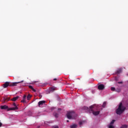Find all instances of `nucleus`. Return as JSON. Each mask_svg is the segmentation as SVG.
I'll return each mask as SVG.
<instances>
[{
  "label": "nucleus",
  "mask_w": 128,
  "mask_h": 128,
  "mask_svg": "<svg viewBox=\"0 0 128 128\" xmlns=\"http://www.w3.org/2000/svg\"><path fill=\"white\" fill-rule=\"evenodd\" d=\"M82 110H86V112H90V114H92L94 116H98L100 114V111L94 112V106H90V108L88 106H84L82 107Z\"/></svg>",
  "instance_id": "f257e3e1"
},
{
  "label": "nucleus",
  "mask_w": 128,
  "mask_h": 128,
  "mask_svg": "<svg viewBox=\"0 0 128 128\" xmlns=\"http://www.w3.org/2000/svg\"><path fill=\"white\" fill-rule=\"evenodd\" d=\"M126 108L122 105V102H120L119 104L118 108L116 110V114L120 115L126 110Z\"/></svg>",
  "instance_id": "f03ea898"
},
{
  "label": "nucleus",
  "mask_w": 128,
  "mask_h": 128,
  "mask_svg": "<svg viewBox=\"0 0 128 128\" xmlns=\"http://www.w3.org/2000/svg\"><path fill=\"white\" fill-rule=\"evenodd\" d=\"M67 118L68 120H75L78 114L74 112H70L67 113Z\"/></svg>",
  "instance_id": "7ed1b4c3"
},
{
  "label": "nucleus",
  "mask_w": 128,
  "mask_h": 128,
  "mask_svg": "<svg viewBox=\"0 0 128 128\" xmlns=\"http://www.w3.org/2000/svg\"><path fill=\"white\" fill-rule=\"evenodd\" d=\"M8 86H10V82H6L4 84H2V87L4 88H6Z\"/></svg>",
  "instance_id": "20e7f679"
},
{
  "label": "nucleus",
  "mask_w": 128,
  "mask_h": 128,
  "mask_svg": "<svg viewBox=\"0 0 128 128\" xmlns=\"http://www.w3.org/2000/svg\"><path fill=\"white\" fill-rule=\"evenodd\" d=\"M20 82H24V80L19 82L10 83V86H16V84H20Z\"/></svg>",
  "instance_id": "39448f33"
},
{
  "label": "nucleus",
  "mask_w": 128,
  "mask_h": 128,
  "mask_svg": "<svg viewBox=\"0 0 128 128\" xmlns=\"http://www.w3.org/2000/svg\"><path fill=\"white\" fill-rule=\"evenodd\" d=\"M98 88L99 90H104V86L103 84H100L98 86Z\"/></svg>",
  "instance_id": "423d86ee"
},
{
  "label": "nucleus",
  "mask_w": 128,
  "mask_h": 128,
  "mask_svg": "<svg viewBox=\"0 0 128 128\" xmlns=\"http://www.w3.org/2000/svg\"><path fill=\"white\" fill-rule=\"evenodd\" d=\"M46 104V102L44 100H42L38 102V105L39 108H40V106H44V104Z\"/></svg>",
  "instance_id": "0eeeda50"
},
{
  "label": "nucleus",
  "mask_w": 128,
  "mask_h": 128,
  "mask_svg": "<svg viewBox=\"0 0 128 128\" xmlns=\"http://www.w3.org/2000/svg\"><path fill=\"white\" fill-rule=\"evenodd\" d=\"M18 110V107H13L10 108L8 109V110Z\"/></svg>",
  "instance_id": "6e6552de"
},
{
  "label": "nucleus",
  "mask_w": 128,
  "mask_h": 128,
  "mask_svg": "<svg viewBox=\"0 0 128 128\" xmlns=\"http://www.w3.org/2000/svg\"><path fill=\"white\" fill-rule=\"evenodd\" d=\"M122 72V68H118V70H116V74H120V72Z\"/></svg>",
  "instance_id": "1a4fd4ad"
},
{
  "label": "nucleus",
  "mask_w": 128,
  "mask_h": 128,
  "mask_svg": "<svg viewBox=\"0 0 128 128\" xmlns=\"http://www.w3.org/2000/svg\"><path fill=\"white\" fill-rule=\"evenodd\" d=\"M0 108H1V110H6V109L8 108V106H6V105L2 106H0Z\"/></svg>",
  "instance_id": "9d476101"
},
{
  "label": "nucleus",
  "mask_w": 128,
  "mask_h": 128,
  "mask_svg": "<svg viewBox=\"0 0 128 128\" xmlns=\"http://www.w3.org/2000/svg\"><path fill=\"white\" fill-rule=\"evenodd\" d=\"M70 128H78V124H74L70 126Z\"/></svg>",
  "instance_id": "9b49d317"
},
{
  "label": "nucleus",
  "mask_w": 128,
  "mask_h": 128,
  "mask_svg": "<svg viewBox=\"0 0 128 128\" xmlns=\"http://www.w3.org/2000/svg\"><path fill=\"white\" fill-rule=\"evenodd\" d=\"M20 98V96H17L16 97H14L12 99V102H16V100H18V98Z\"/></svg>",
  "instance_id": "f8f14e48"
},
{
  "label": "nucleus",
  "mask_w": 128,
  "mask_h": 128,
  "mask_svg": "<svg viewBox=\"0 0 128 128\" xmlns=\"http://www.w3.org/2000/svg\"><path fill=\"white\" fill-rule=\"evenodd\" d=\"M28 116H32V112L30 111H29L28 112Z\"/></svg>",
  "instance_id": "ddd939ff"
},
{
  "label": "nucleus",
  "mask_w": 128,
  "mask_h": 128,
  "mask_svg": "<svg viewBox=\"0 0 128 128\" xmlns=\"http://www.w3.org/2000/svg\"><path fill=\"white\" fill-rule=\"evenodd\" d=\"M54 116H55V118H58V114L56 112H54L53 114Z\"/></svg>",
  "instance_id": "4468645a"
},
{
  "label": "nucleus",
  "mask_w": 128,
  "mask_h": 128,
  "mask_svg": "<svg viewBox=\"0 0 128 128\" xmlns=\"http://www.w3.org/2000/svg\"><path fill=\"white\" fill-rule=\"evenodd\" d=\"M30 98H32V96H30V94H28L27 96V100H30Z\"/></svg>",
  "instance_id": "2eb2a0df"
},
{
  "label": "nucleus",
  "mask_w": 128,
  "mask_h": 128,
  "mask_svg": "<svg viewBox=\"0 0 128 128\" xmlns=\"http://www.w3.org/2000/svg\"><path fill=\"white\" fill-rule=\"evenodd\" d=\"M128 128V125L126 124H124V125H122L120 128Z\"/></svg>",
  "instance_id": "dca6fc26"
},
{
  "label": "nucleus",
  "mask_w": 128,
  "mask_h": 128,
  "mask_svg": "<svg viewBox=\"0 0 128 128\" xmlns=\"http://www.w3.org/2000/svg\"><path fill=\"white\" fill-rule=\"evenodd\" d=\"M106 102H104V103L102 105V108H106Z\"/></svg>",
  "instance_id": "f3484780"
},
{
  "label": "nucleus",
  "mask_w": 128,
  "mask_h": 128,
  "mask_svg": "<svg viewBox=\"0 0 128 128\" xmlns=\"http://www.w3.org/2000/svg\"><path fill=\"white\" fill-rule=\"evenodd\" d=\"M115 122H116V120H112V121L110 123V124H112V125L114 124Z\"/></svg>",
  "instance_id": "a211bd4d"
},
{
  "label": "nucleus",
  "mask_w": 128,
  "mask_h": 128,
  "mask_svg": "<svg viewBox=\"0 0 128 128\" xmlns=\"http://www.w3.org/2000/svg\"><path fill=\"white\" fill-rule=\"evenodd\" d=\"M108 127L109 128H114V126L113 125H112L110 124V125L108 126Z\"/></svg>",
  "instance_id": "6ab92c4d"
},
{
  "label": "nucleus",
  "mask_w": 128,
  "mask_h": 128,
  "mask_svg": "<svg viewBox=\"0 0 128 128\" xmlns=\"http://www.w3.org/2000/svg\"><path fill=\"white\" fill-rule=\"evenodd\" d=\"M82 124H84V122L82 121L79 122V124L80 126H82Z\"/></svg>",
  "instance_id": "aec40b11"
},
{
  "label": "nucleus",
  "mask_w": 128,
  "mask_h": 128,
  "mask_svg": "<svg viewBox=\"0 0 128 128\" xmlns=\"http://www.w3.org/2000/svg\"><path fill=\"white\" fill-rule=\"evenodd\" d=\"M111 90H112V92H114V90H116V88H114V87H112Z\"/></svg>",
  "instance_id": "412c9836"
},
{
  "label": "nucleus",
  "mask_w": 128,
  "mask_h": 128,
  "mask_svg": "<svg viewBox=\"0 0 128 128\" xmlns=\"http://www.w3.org/2000/svg\"><path fill=\"white\" fill-rule=\"evenodd\" d=\"M28 88H30V90L32 89V88H34V87H32V86H28Z\"/></svg>",
  "instance_id": "4be33fe9"
},
{
  "label": "nucleus",
  "mask_w": 128,
  "mask_h": 128,
  "mask_svg": "<svg viewBox=\"0 0 128 128\" xmlns=\"http://www.w3.org/2000/svg\"><path fill=\"white\" fill-rule=\"evenodd\" d=\"M13 106H14V108H18V106H16V103H14Z\"/></svg>",
  "instance_id": "5701e85b"
},
{
  "label": "nucleus",
  "mask_w": 128,
  "mask_h": 128,
  "mask_svg": "<svg viewBox=\"0 0 128 128\" xmlns=\"http://www.w3.org/2000/svg\"><path fill=\"white\" fill-rule=\"evenodd\" d=\"M32 90V92H36V89H34V88H32V89H31Z\"/></svg>",
  "instance_id": "b1692460"
},
{
  "label": "nucleus",
  "mask_w": 128,
  "mask_h": 128,
  "mask_svg": "<svg viewBox=\"0 0 128 128\" xmlns=\"http://www.w3.org/2000/svg\"><path fill=\"white\" fill-rule=\"evenodd\" d=\"M26 95H24L23 96V99L26 100Z\"/></svg>",
  "instance_id": "393cba45"
},
{
  "label": "nucleus",
  "mask_w": 128,
  "mask_h": 128,
  "mask_svg": "<svg viewBox=\"0 0 128 128\" xmlns=\"http://www.w3.org/2000/svg\"><path fill=\"white\" fill-rule=\"evenodd\" d=\"M22 102H26V99H24L22 100L21 101Z\"/></svg>",
  "instance_id": "a878e982"
},
{
  "label": "nucleus",
  "mask_w": 128,
  "mask_h": 128,
  "mask_svg": "<svg viewBox=\"0 0 128 128\" xmlns=\"http://www.w3.org/2000/svg\"><path fill=\"white\" fill-rule=\"evenodd\" d=\"M4 102L8 100V98H4Z\"/></svg>",
  "instance_id": "bb28decb"
},
{
  "label": "nucleus",
  "mask_w": 128,
  "mask_h": 128,
  "mask_svg": "<svg viewBox=\"0 0 128 128\" xmlns=\"http://www.w3.org/2000/svg\"><path fill=\"white\" fill-rule=\"evenodd\" d=\"M51 90H52V91L54 90V88L52 87V88H51Z\"/></svg>",
  "instance_id": "cd10ccee"
},
{
  "label": "nucleus",
  "mask_w": 128,
  "mask_h": 128,
  "mask_svg": "<svg viewBox=\"0 0 128 128\" xmlns=\"http://www.w3.org/2000/svg\"><path fill=\"white\" fill-rule=\"evenodd\" d=\"M52 128H58V126H55L53 127Z\"/></svg>",
  "instance_id": "c85d7f7f"
},
{
  "label": "nucleus",
  "mask_w": 128,
  "mask_h": 128,
  "mask_svg": "<svg viewBox=\"0 0 128 128\" xmlns=\"http://www.w3.org/2000/svg\"><path fill=\"white\" fill-rule=\"evenodd\" d=\"M2 126V123L0 122V126Z\"/></svg>",
  "instance_id": "c756f323"
},
{
  "label": "nucleus",
  "mask_w": 128,
  "mask_h": 128,
  "mask_svg": "<svg viewBox=\"0 0 128 128\" xmlns=\"http://www.w3.org/2000/svg\"><path fill=\"white\" fill-rule=\"evenodd\" d=\"M118 84H122V82H118Z\"/></svg>",
  "instance_id": "7c9ffc66"
},
{
  "label": "nucleus",
  "mask_w": 128,
  "mask_h": 128,
  "mask_svg": "<svg viewBox=\"0 0 128 128\" xmlns=\"http://www.w3.org/2000/svg\"><path fill=\"white\" fill-rule=\"evenodd\" d=\"M57 80V79L56 78H54V80Z\"/></svg>",
  "instance_id": "2f4dec72"
},
{
  "label": "nucleus",
  "mask_w": 128,
  "mask_h": 128,
  "mask_svg": "<svg viewBox=\"0 0 128 128\" xmlns=\"http://www.w3.org/2000/svg\"><path fill=\"white\" fill-rule=\"evenodd\" d=\"M66 122H70V120H67Z\"/></svg>",
  "instance_id": "473e14b6"
},
{
  "label": "nucleus",
  "mask_w": 128,
  "mask_h": 128,
  "mask_svg": "<svg viewBox=\"0 0 128 128\" xmlns=\"http://www.w3.org/2000/svg\"><path fill=\"white\" fill-rule=\"evenodd\" d=\"M38 116V115H36V116Z\"/></svg>",
  "instance_id": "72a5a7b5"
},
{
  "label": "nucleus",
  "mask_w": 128,
  "mask_h": 128,
  "mask_svg": "<svg viewBox=\"0 0 128 128\" xmlns=\"http://www.w3.org/2000/svg\"><path fill=\"white\" fill-rule=\"evenodd\" d=\"M58 110H61V109L60 108H58Z\"/></svg>",
  "instance_id": "f704fd0d"
}]
</instances>
